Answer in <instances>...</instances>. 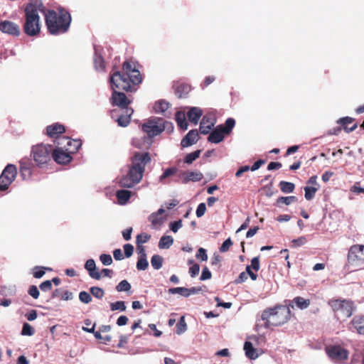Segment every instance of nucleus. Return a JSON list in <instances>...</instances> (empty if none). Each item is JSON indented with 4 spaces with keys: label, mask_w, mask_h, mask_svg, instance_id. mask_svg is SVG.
<instances>
[{
    "label": "nucleus",
    "mask_w": 364,
    "mask_h": 364,
    "mask_svg": "<svg viewBox=\"0 0 364 364\" xmlns=\"http://www.w3.org/2000/svg\"><path fill=\"white\" fill-rule=\"evenodd\" d=\"M351 327L350 329L352 330V328L355 329L358 333L363 335L364 334V316L363 315H357L355 316L350 321Z\"/></svg>",
    "instance_id": "aec40b11"
},
{
    "label": "nucleus",
    "mask_w": 364,
    "mask_h": 364,
    "mask_svg": "<svg viewBox=\"0 0 364 364\" xmlns=\"http://www.w3.org/2000/svg\"><path fill=\"white\" fill-rule=\"evenodd\" d=\"M364 264V245H354L348 250L346 267L350 272H355L362 268Z\"/></svg>",
    "instance_id": "6e6552de"
},
{
    "label": "nucleus",
    "mask_w": 364,
    "mask_h": 364,
    "mask_svg": "<svg viewBox=\"0 0 364 364\" xmlns=\"http://www.w3.org/2000/svg\"><path fill=\"white\" fill-rule=\"evenodd\" d=\"M307 242V240L305 237L301 236L298 237L297 239H294L291 241L292 246L294 247H297L304 245Z\"/></svg>",
    "instance_id": "864d4df0"
},
{
    "label": "nucleus",
    "mask_w": 364,
    "mask_h": 364,
    "mask_svg": "<svg viewBox=\"0 0 364 364\" xmlns=\"http://www.w3.org/2000/svg\"><path fill=\"white\" fill-rule=\"evenodd\" d=\"M199 139V135L196 129H192L182 139L181 145L182 147H188L196 144Z\"/></svg>",
    "instance_id": "f3484780"
},
{
    "label": "nucleus",
    "mask_w": 364,
    "mask_h": 364,
    "mask_svg": "<svg viewBox=\"0 0 364 364\" xmlns=\"http://www.w3.org/2000/svg\"><path fill=\"white\" fill-rule=\"evenodd\" d=\"M132 196V192L128 190H119L116 192V197L117 198L118 203L120 205L126 204L128 200L130 199Z\"/></svg>",
    "instance_id": "bb28decb"
},
{
    "label": "nucleus",
    "mask_w": 364,
    "mask_h": 364,
    "mask_svg": "<svg viewBox=\"0 0 364 364\" xmlns=\"http://www.w3.org/2000/svg\"><path fill=\"white\" fill-rule=\"evenodd\" d=\"M215 122L211 119L203 117L200 124V132L202 134H207L214 127Z\"/></svg>",
    "instance_id": "a878e982"
},
{
    "label": "nucleus",
    "mask_w": 364,
    "mask_h": 364,
    "mask_svg": "<svg viewBox=\"0 0 364 364\" xmlns=\"http://www.w3.org/2000/svg\"><path fill=\"white\" fill-rule=\"evenodd\" d=\"M124 255L127 257H129L132 255L134 252V247L131 244H126L124 245Z\"/></svg>",
    "instance_id": "0e129e2a"
},
{
    "label": "nucleus",
    "mask_w": 364,
    "mask_h": 364,
    "mask_svg": "<svg viewBox=\"0 0 364 364\" xmlns=\"http://www.w3.org/2000/svg\"><path fill=\"white\" fill-rule=\"evenodd\" d=\"M191 90V87L184 83L179 84L175 87V94L178 98H184Z\"/></svg>",
    "instance_id": "cd10ccee"
},
{
    "label": "nucleus",
    "mask_w": 364,
    "mask_h": 364,
    "mask_svg": "<svg viewBox=\"0 0 364 364\" xmlns=\"http://www.w3.org/2000/svg\"><path fill=\"white\" fill-rule=\"evenodd\" d=\"M142 131L146 134L148 145L149 147L151 145V139L154 136L160 134L164 131H166L167 133H171L173 130V125L171 122H168L161 117H151L145 123L141 125Z\"/></svg>",
    "instance_id": "423d86ee"
},
{
    "label": "nucleus",
    "mask_w": 364,
    "mask_h": 364,
    "mask_svg": "<svg viewBox=\"0 0 364 364\" xmlns=\"http://www.w3.org/2000/svg\"><path fill=\"white\" fill-rule=\"evenodd\" d=\"M95 324H94L91 328L82 327V330L86 332L93 333L95 338L102 340L103 336L101 335V331L100 330L98 331H95Z\"/></svg>",
    "instance_id": "8fccbe9b"
},
{
    "label": "nucleus",
    "mask_w": 364,
    "mask_h": 364,
    "mask_svg": "<svg viewBox=\"0 0 364 364\" xmlns=\"http://www.w3.org/2000/svg\"><path fill=\"white\" fill-rule=\"evenodd\" d=\"M71 153L61 147L53 148L52 157L59 164H66L72 160Z\"/></svg>",
    "instance_id": "2eb2a0df"
},
{
    "label": "nucleus",
    "mask_w": 364,
    "mask_h": 364,
    "mask_svg": "<svg viewBox=\"0 0 364 364\" xmlns=\"http://www.w3.org/2000/svg\"><path fill=\"white\" fill-rule=\"evenodd\" d=\"M34 164L28 158H23L19 161V173L23 180L31 178Z\"/></svg>",
    "instance_id": "4468645a"
},
{
    "label": "nucleus",
    "mask_w": 364,
    "mask_h": 364,
    "mask_svg": "<svg viewBox=\"0 0 364 364\" xmlns=\"http://www.w3.org/2000/svg\"><path fill=\"white\" fill-rule=\"evenodd\" d=\"M28 294L31 295L33 299H38L39 296V291L36 286L31 285L29 287L28 289Z\"/></svg>",
    "instance_id": "680f3d73"
},
{
    "label": "nucleus",
    "mask_w": 364,
    "mask_h": 364,
    "mask_svg": "<svg viewBox=\"0 0 364 364\" xmlns=\"http://www.w3.org/2000/svg\"><path fill=\"white\" fill-rule=\"evenodd\" d=\"M259 267L260 266L259 257H253L251 260L250 267L257 272L259 269Z\"/></svg>",
    "instance_id": "338daca9"
},
{
    "label": "nucleus",
    "mask_w": 364,
    "mask_h": 364,
    "mask_svg": "<svg viewBox=\"0 0 364 364\" xmlns=\"http://www.w3.org/2000/svg\"><path fill=\"white\" fill-rule=\"evenodd\" d=\"M291 302L300 309H305L308 308L311 303L309 299H306L301 296H296L294 298Z\"/></svg>",
    "instance_id": "7c9ffc66"
},
{
    "label": "nucleus",
    "mask_w": 364,
    "mask_h": 364,
    "mask_svg": "<svg viewBox=\"0 0 364 364\" xmlns=\"http://www.w3.org/2000/svg\"><path fill=\"white\" fill-rule=\"evenodd\" d=\"M130 289L131 285L127 280L121 281L116 287L117 291H128Z\"/></svg>",
    "instance_id": "49530a36"
},
{
    "label": "nucleus",
    "mask_w": 364,
    "mask_h": 364,
    "mask_svg": "<svg viewBox=\"0 0 364 364\" xmlns=\"http://www.w3.org/2000/svg\"><path fill=\"white\" fill-rule=\"evenodd\" d=\"M169 292L171 294H179L181 296H183L186 297L188 296V288H185V287L171 288L169 289Z\"/></svg>",
    "instance_id": "de8ad7c7"
},
{
    "label": "nucleus",
    "mask_w": 364,
    "mask_h": 364,
    "mask_svg": "<svg viewBox=\"0 0 364 364\" xmlns=\"http://www.w3.org/2000/svg\"><path fill=\"white\" fill-rule=\"evenodd\" d=\"M176 121L179 128L183 130H186L188 128V122L185 117L184 114L179 112L176 114Z\"/></svg>",
    "instance_id": "473e14b6"
},
{
    "label": "nucleus",
    "mask_w": 364,
    "mask_h": 364,
    "mask_svg": "<svg viewBox=\"0 0 364 364\" xmlns=\"http://www.w3.org/2000/svg\"><path fill=\"white\" fill-rule=\"evenodd\" d=\"M63 141H66L64 148L71 154H74L78 151L82 145V141L80 139H73L66 137L63 138Z\"/></svg>",
    "instance_id": "412c9836"
},
{
    "label": "nucleus",
    "mask_w": 364,
    "mask_h": 364,
    "mask_svg": "<svg viewBox=\"0 0 364 364\" xmlns=\"http://www.w3.org/2000/svg\"><path fill=\"white\" fill-rule=\"evenodd\" d=\"M203 114L202 110L198 107H192L187 113L188 120L194 124H198Z\"/></svg>",
    "instance_id": "393cba45"
},
{
    "label": "nucleus",
    "mask_w": 364,
    "mask_h": 364,
    "mask_svg": "<svg viewBox=\"0 0 364 364\" xmlns=\"http://www.w3.org/2000/svg\"><path fill=\"white\" fill-rule=\"evenodd\" d=\"M165 212L163 208H160L157 212L151 213L149 216V221L151 223L154 228L157 229L160 228L164 222V218L162 214Z\"/></svg>",
    "instance_id": "6ab92c4d"
},
{
    "label": "nucleus",
    "mask_w": 364,
    "mask_h": 364,
    "mask_svg": "<svg viewBox=\"0 0 364 364\" xmlns=\"http://www.w3.org/2000/svg\"><path fill=\"white\" fill-rule=\"evenodd\" d=\"M149 267V262L146 257H138L136 268L138 270H146Z\"/></svg>",
    "instance_id": "79ce46f5"
},
{
    "label": "nucleus",
    "mask_w": 364,
    "mask_h": 364,
    "mask_svg": "<svg viewBox=\"0 0 364 364\" xmlns=\"http://www.w3.org/2000/svg\"><path fill=\"white\" fill-rule=\"evenodd\" d=\"M45 22L50 34L59 35L68 31L71 16L64 9H59L58 11L48 10L45 14Z\"/></svg>",
    "instance_id": "20e7f679"
},
{
    "label": "nucleus",
    "mask_w": 364,
    "mask_h": 364,
    "mask_svg": "<svg viewBox=\"0 0 364 364\" xmlns=\"http://www.w3.org/2000/svg\"><path fill=\"white\" fill-rule=\"evenodd\" d=\"M45 267H36L33 269V277L37 279L41 278L45 274Z\"/></svg>",
    "instance_id": "4d7b16f0"
},
{
    "label": "nucleus",
    "mask_w": 364,
    "mask_h": 364,
    "mask_svg": "<svg viewBox=\"0 0 364 364\" xmlns=\"http://www.w3.org/2000/svg\"><path fill=\"white\" fill-rule=\"evenodd\" d=\"M16 175V166L11 164H8L4 168L0 176V191H4L7 190L9 186L15 180Z\"/></svg>",
    "instance_id": "9b49d317"
},
{
    "label": "nucleus",
    "mask_w": 364,
    "mask_h": 364,
    "mask_svg": "<svg viewBox=\"0 0 364 364\" xmlns=\"http://www.w3.org/2000/svg\"><path fill=\"white\" fill-rule=\"evenodd\" d=\"M200 271V266L198 264H193L190 268H189V273L191 277H195L196 275L198 274Z\"/></svg>",
    "instance_id": "052dcab7"
},
{
    "label": "nucleus",
    "mask_w": 364,
    "mask_h": 364,
    "mask_svg": "<svg viewBox=\"0 0 364 364\" xmlns=\"http://www.w3.org/2000/svg\"><path fill=\"white\" fill-rule=\"evenodd\" d=\"M187 329V325L184 316H181L176 324V333L180 335L184 333Z\"/></svg>",
    "instance_id": "58836bf2"
},
{
    "label": "nucleus",
    "mask_w": 364,
    "mask_h": 364,
    "mask_svg": "<svg viewBox=\"0 0 364 364\" xmlns=\"http://www.w3.org/2000/svg\"><path fill=\"white\" fill-rule=\"evenodd\" d=\"M327 304L338 318L346 319L350 318L355 309L353 302L349 299H331L328 301Z\"/></svg>",
    "instance_id": "0eeeda50"
},
{
    "label": "nucleus",
    "mask_w": 364,
    "mask_h": 364,
    "mask_svg": "<svg viewBox=\"0 0 364 364\" xmlns=\"http://www.w3.org/2000/svg\"><path fill=\"white\" fill-rule=\"evenodd\" d=\"M317 190L318 188L315 187L306 186L304 188L305 198L308 200H311L315 196Z\"/></svg>",
    "instance_id": "a19ab883"
},
{
    "label": "nucleus",
    "mask_w": 364,
    "mask_h": 364,
    "mask_svg": "<svg viewBox=\"0 0 364 364\" xmlns=\"http://www.w3.org/2000/svg\"><path fill=\"white\" fill-rule=\"evenodd\" d=\"M232 245V242L230 238L225 240L220 247V252H226L229 250L230 247Z\"/></svg>",
    "instance_id": "5fc2aeb1"
},
{
    "label": "nucleus",
    "mask_w": 364,
    "mask_h": 364,
    "mask_svg": "<svg viewBox=\"0 0 364 364\" xmlns=\"http://www.w3.org/2000/svg\"><path fill=\"white\" fill-rule=\"evenodd\" d=\"M100 259L104 265H110L112 263V258L110 255L102 254Z\"/></svg>",
    "instance_id": "6e6d98bb"
},
{
    "label": "nucleus",
    "mask_w": 364,
    "mask_h": 364,
    "mask_svg": "<svg viewBox=\"0 0 364 364\" xmlns=\"http://www.w3.org/2000/svg\"><path fill=\"white\" fill-rule=\"evenodd\" d=\"M297 201V198L294 196H281L277 198V203H283L287 205H290L292 203H295Z\"/></svg>",
    "instance_id": "e433bc0d"
},
{
    "label": "nucleus",
    "mask_w": 364,
    "mask_h": 364,
    "mask_svg": "<svg viewBox=\"0 0 364 364\" xmlns=\"http://www.w3.org/2000/svg\"><path fill=\"white\" fill-rule=\"evenodd\" d=\"M205 210H206V206H205V204L204 203H201L198 205L197 209H196V215L198 218H200L202 217L205 213Z\"/></svg>",
    "instance_id": "bf43d9fd"
},
{
    "label": "nucleus",
    "mask_w": 364,
    "mask_h": 364,
    "mask_svg": "<svg viewBox=\"0 0 364 364\" xmlns=\"http://www.w3.org/2000/svg\"><path fill=\"white\" fill-rule=\"evenodd\" d=\"M41 0H30L24 8V23L23 31L28 36H38L41 32V22L38 11H44Z\"/></svg>",
    "instance_id": "7ed1b4c3"
},
{
    "label": "nucleus",
    "mask_w": 364,
    "mask_h": 364,
    "mask_svg": "<svg viewBox=\"0 0 364 364\" xmlns=\"http://www.w3.org/2000/svg\"><path fill=\"white\" fill-rule=\"evenodd\" d=\"M85 268L87 270L89 275L92 279L99 280L101 279V274L96 268L95 262L92 259H87L85 264Z\"/></svg>",
    "instance_id": "5701e85b"
},
{
    "label": "nucleus",
    "mask_w": 364,
    "mask_h": 364,
    "mask_svg": "<svg viewBox=\"0 0 364 364\" xmlns=\"http://www.w3.org/2000/svg\"><path fill=\"white\" fill-rule=\"evenodd\" d=\"M95 68L97 70H103L105 68V61L101 56H97L95 58Z\"/></svg>",
    "instance_id": "603ef678"
},
{
    "label": "nucleus",
    "mask_w": 364,
    "mask_h": 364,
    "mask_svg": "<svg viewBox=\"0 0 364 364\" xmlns=\"http://www.w3.org/2000/svg\"><path fill=\"white\" fill-rule=\"evenodd\" d=\"M110 309L112 311L119 310L121 311H124L126 309V306L124 301H118L114 303L110 304Z\"/></svg>",
    "instance_id": "c03bdc74"
},
{
    "label": "nucleus",
    "mask_w": 364,
    "mask_h": 364,
    "mask_svg": "<svg viewBox=\"0 0 364 364\" xmlns=\"http://www.w3.org/2000/svg\"><path fill=\"white\" fill-rule=\"evenodd\" d=\"M79 299L84 304H88L91 301L92 297L89 293L83 291L79 294Z\"/></svg>",
    "instance_id": "3c124183"
},
{
    "label": "nucleus",
    "mask_w": 364,
    "mask_h": 364,
    "mask_svg": "<svg viewBox=\"0 0 364 364\" xmlns=\"http://www.w3.org/2000/svg\"><path fill=\"white\" fill-rule=\"evenodd\" d=\"M133 113L134 109L132 108L124 109V114L119 115L117 119L118 125L122 127H127L131 122V117Z\"/></svg>",
    "instance_id": "b1692460"
},
{
    "label": "nucleus",
    "mask_w": 364,
    "mask_h": 364,
    "mask_svg": "<svg viewBox=\"0 0 364 364\" xmlns=\"http://www.w3.org/2000/svg\"><path fill=\"white\" fill-rule=\"evenodd\" d=\"M151 238V235L146 233H141L136 236V245H141L147 242Z\"/></svg>",
    "instance_id": "09e8293b"
},
{
    "label": "nucleus",
    "mask_w": 364,
    "mask_h": 364,
    "mask_svg": "<svg viewBox=\"0 0 364 364\" xmlns=\"http://www.w3.org/2000/svg\"><path fill=\"white\" fill-rule=\"evenodd\" d=\"M279 186L280 190L285 193H292L295 188V185L293 183L284 181H280Z\"/></svg>",
    "instance_id": "f704fd0d"
},
{
    "label": "nucleus",
    "mask_w": 364,
    "mask_h": 364,
    "mask_svg": "<svg viewBox=\"0 0 364 364\" xmlns=\"http://www.w3.org/2000/svg\"><path fill=\"white\" fill-rule=\"evenodd\" d=\"M169 107V103L165 100H159L154 104V109L156 113H163Z\"/></svg>",
    "instance_id": "72a5a7b5"
},
{
    "label": "nucleus",
    "mask_w": 364,
    "mask_h": 364,
    "mask_svg": "<svg viewBox=\"0 0 364 364\" xmlns=\"http://www.w3.org/2000/svg\"><path fill=\"white\" fill-rule=\"evenodd\" d=\"M90 293L97 299H102L105 295L104 290L98 287H92L90 289Z\"/></svg>",
    "instance_id": "37998d69"
},
{
    "label": "nucleus",
    "mask_w": 364,
    "mask_h": 364,
    "mask_svg": "<svg viewBox=\"0 0 364 364\" xmlns=\"http://www.w3.org/2000/svg\"><path fill=\"white\" fill-rule=\"evenodd\" d=\"M200 150H196L193 152L188 154L184 159V162L188 164H191L200 156Z\"/></svg>",
    "instance_id": "4c0bfd02"
},
{
    "label": "nucleus",
    "mask_w": 364,
    "mask_h": 364,
    "mask_svg": "<svg viewBox=\"0 0 364 364\" xmlns=\"http://www.w3.org/2000/svg\"><path fill=\"white\" fill-rule=\"evenodd\" d=\"M131 161L128 173L119 179L121 187L132 188L141 181L145 166L151 161V156L148 152H135Z\"/></svg>",
    "instance_id": "f03ea898"
},
{
    "label": "nucleus",
    "mask_w": 364,
    "mask_h": 364,
    "mask_svg": "<svg viewBox=\"0 0 364 364\" xmlns=\"http://www.w3.org/2000/svg\"><path fill=\"white\" fill-rule=\"evenodd\" d=\"M35 333L34 328L28 323H24L21 330V334L23 336H33Z\"/></svg>",
    "instance_id": "a18cd8bd"
},
{
    "label": "nucleus",
    "mask_w": 364,
    "mask_h": 364,
    "mask_svg": "<svg viewBox=\"0 0 364 364\" xmlns=\"http://www.w3.org/2000/svg\"><path fill=\"white\" fill-rule=\"evenodd\" d=\"M326 352L328 357L335 362H343L348 358V351L340 345L326 346Z\"/></svg>",
    "instance_id": "f8f14e48"
},
{
    "label": "nucleus",
    "mask_w": 364,
    "mask_h": 364,
    "mask_svg": "<svg viewBox=\"0 0 364 364\" xmlns=\"http://www.w3.org/2000/svg\"><path fill=\"white\" fill-rule=\"evenodd\" d=\"M211 276H212L211 272H210L208 268L207 267H205L202 270V273H201L200 279V280L209 279L211 278Z\"/></svg>",
    "instance_id": "e2e57ef3"
},
{
    "label": "nucleus",
    "mask_w": 364,
    "mask_h": 364,
    "mask_svg": "<svg viewBox=\"0 0 364 364\" xmlns=\"http://www.w3.org/2000/svg\"><path fill=\"white\" fill-rule=\"evenodd\" d=\"M178 171L176 167H171L166 169L163 174L160 176V181L164 183V179L166 178L175 175Z\"/></svg>",
    "instance_id": "ea45409f"
},
{
    "label": "nucleus",
    "mask_w": 364,
    "mask_h": 364,
    "mask_svg": "<svg viewBox=\"0 0 364 364\" xmlns=\"http://www.w3.org/2000/svg\"><path fill=\"white\" fill-rule=\"evenodd\" d=\"M40 289L43 291H49L52 289V284H51V281L50 280H46L45 282H43L40 286H39Z\"/></svg>",
    "instance_id": "69168bd1"
},
{
    "label": "nucleus",
    "mask_w": 364,
    "mask_h": 364,
    "mask_svg": "<svg viewBox=\"0 0 364 364\" xmlns=\"http://www.w3.org/2000/svg\"><path fill=\"white\" fill-rule=\"evenodd\" d=\"M244 350L245 351L246 356L252 360H255L258 357L257 349L253 347V345L250 341H246L244 344Z\"/></svg>",
    "instance_id": "c85d7f7f"
},
{
    "label": "nucleus",
    "mask_w": 364,
    "mask_h": 364,
    "mask_svg": "<svg viewBox=\"0 0 364 364\" xmlns=\"http://www.w3.org/2000/svg\"><path fill=\"white\" fill-rule=\"evenodd\" d=\"M142 82V76L134 63L125 60L122 70L113 66L109 73V83L112 90H118L127 92H134Z\"/></svg>",
    "instance_id": "f257e3e1"
},
{
    "label": "nucleus",
    "mask_w": 364,
    "mask_h": 364,
    "mask_svg": "<svg viewBox=\"0 0 364 364\" xmlns=\"http://www.w3.org/2000/svg\"><path fill=\"white\" fill-rule=\"evenodd\" d=\"M164 258L159 255H154L151 259V266L154 269H159L162 267Z\"/></svg>",
    "instance_id": "c9c22d12"
},
{
    "label": "nucleus",
    "mask_w": 364,
    "mask_h": 364,
    "mask_svg": "<svg viewBox=\"0 0 364 364\" xmlns=\"http://www.w3.org/2000/svg\"><path fill=\"white\" fill-rule=\"evenodd\" d=\"M291 317L289 308L284 305H276L264 309L261 315V318L264 321V326H279L286 323Z\"/></svg>",
    "instance_id": "39448f33"
},
{
    "label": "nucleus",
    "mask_w": 364,
    "mask_h": 364,
    "mask_svg": "<svg viewBox=\"0 0 364 364\" xmlns=\"http://www.w3.org/2000/svg\"><path fill=\"white\" fill-rule=\"evenodd\" d=\"M196 257L198 259H200L202 261H206L208 259V255L206 254V250L203 247L199 248L198 250V252L196 255Z\"/></svg>",
    "instance_id": "13d9d810"
},
{
    "label": "nucleus",
    "mask_w": 364,
    "mask_h": 364,
    "mask_svg": "<svg viewBox=\"0 0 364 364\" xmlns=\"http://www.w3.org/2000/svg\"><path fill=\"white\" fill-rule=\"evenodd\" d=\"M65 132L64 125L59 123H53L46 127V134L51 138H58L60 134Z\"/></svg>",
    "instance_id": "a211bd4d"
},
{
    "label": "nucleus",
    "mask_w": 364,
    "mask_h": 364,
    "mask_svg": "<svg viewBox=\"0 0 364 364\" xmlns=\"http://www.w3.org/2000/svg\"><path fill=\"white\" fill-rule=\"evenodd\" d=\"M52 153V145L39 144L32 146L31 156L36 166L41 167L51 160Z\"/></svg>",
    "instance_id": "1a4fd4ad"
},
{
    "label": "nucleus",
    "mask_w": 364,
    "mask_h": 364,
    "mask_svg": "<svg viewBox=\"0 0 364 364\" xmlns=\"http://www.w3.org/2000/svg\"><path fill=\"white\" fill-rule=\"evenodd\" d=\"M0 31L13 36H19L21 29L19 26L11 21H2L0 22Z\"/></svg>",
    "instance_id": "dca6fc26"
},
{
    "label": "nucleus",
    "mask_w": 364,
    "mask_h": 364,
    "mask_svg": "<svg viewBox=\"0 0 364 364\" xmlns=\"http://www.w3.org/2000/svg\"><path fill=\"white\" fill-rule=\"evenodd\" d=\"M112 94L110 98V102L113 106H117L122 109H129V105L132 101L127 98L126 95L118 90H112Z\"/></svg>",
    "instance_id": "ddd939ff"
},
{
    "label": "nucleus",
    "mask_w": 364,
    "mask_h": 364,
    "mask_svg": "<svg viewBox=\"0 0 364 364\" xmlns=\"http://www.w3.org/2000/svg\"><path fill=\"white\" fill-rule=\"evenodd\" d=\"M354 119L352 118V117H343V118H341L338 121V123L341 124L342 126H343L344 127V130L347 133H350L353 131H354L358 125L357 124H354L351 127L348 128L347 127V124H351L352 122H354Z\"/></svg>",
    "instance_id": "c756f323"
},
{
    "label": "nucleus",
    "mask_w": 364,
    "mask_h": 364,
    "mask_svg": "<svg viewBox=\"0 0 364 364\" xmlns=\"http://www.w3.org/2000/svg\"><path fill=\"white\" fill-rule=\"evenodd\" d=\"M182 227V222L181 220L170 223V229L173 232H176L179 228Z\"/></svg>",
    "instance_id": "774afa93"
},
{
    "label": "nucleus",
    "mask_w": 364,
    "mask_h": 364,
    "mask_svg": "<svg viewBox=\"0 0 364 364\" xmlns=\"http://www.w3.org/2000/svg\"><path fill=\"white\" fill-rule=\"evenodd\" d=\"M182 181L183 183L189 181L198 182L203 179V175L200 171H185L183 173Z\"/></svg>",
    "instance_id": "4be33fe9"
},
{
    "label": "nucleus",
    "mask_w": 364,
    "mask_h": 364,
    "mask_svg": "<svg viewBox=\"0 0 364 364\" xmlns=\"http://www.w3.org/2000/svg\"><path fill=\"white\" fill-rule=\"evenodd\" d=\"M173 243V238L169 235H164L159 242V247L160 249L169 248Z\"/></svg>",
    "instance_id": "2f4dec72"
},
{
    "label": "nucleus",
    "mask_w": 364,
    "mask_h": 364,
    "mask_svg": "<svg viewBox=\"0 0 364 364\" xmlns=\"http://www.w3.org/2000/svg\"><path fill=\"white\" fill-rule=\"evenodd\" d=\"M235 125V120L233 118L226 119L225 124L218 125L212 132L210 133L208 141L211 143L218 144L225 137V134H229Z\"/></svg>",
    "instance_id": "9d476101"
}]
</instances>
